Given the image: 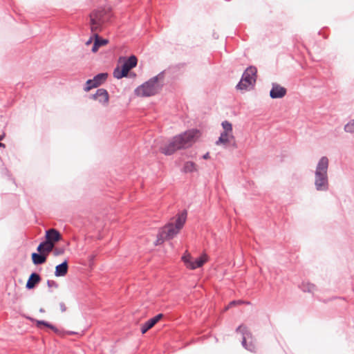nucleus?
Returning <instances> with one entry per match:
<instances>
[{
  "label": "nucleus",
  "instance_id": "f257e3e1",
  "mask_svg": "<svg viewBox=\"0 0 354 354\" xmlns=\"http://www.w3.org/2000/svg\"><path fill=\"white\" fill-rule=\"evenodd\" d=\"M199 136V131L196 129L189 130L174 136L167 145L161 147L160 151L165 155H171L178 150L191 147Z\"/></svg>",
  "mask_w": 354,
  "mask_h": 354
},
{
  "label": "nucleus",
  "instance_id": "f03ea898",
  "mask_svg": "<svg viewBox=\"0 0 354 354\" xmlns=\"http://www.w3.org/2000/svg\"><path fill=\"white\" fill-rule=\"evenodd\" d=\"M186 218L187 213L185 212H182L177 216L174 223L170 222L163 227L158 234L155 244L156 245H160L165 240L173 239L184 226Z\"/></svg>",
  "mask_w": 354,
  "mask_h": 354
},
{
  "label": "nucleus",
  "instance_id": "7ed1b4c3",
  "mask_svg": "<svg viewBox=\"0 0 354 354\" xmlns=\"http://www.w3.org/2000/svg\"><path fill=\"white\" fill-rule=\"evenodd\" d=\"M110 15V10L104 7L93 9L89 14V27L92 33H99Z\"/></svg>",
  "mask_w": 354,
  "mask_h": 354
},
{
  "label": "nucleus",
  "instance_id": "20e7f679",
  "mask_svg": "<svg viewBox=\"0 0 354 354\" xmlns=\"http://www.w3.org/2000/svg\"><path fill=\"white\" fill-rule=\"evenodd\" d=\"M328 165L329 160L326 156L322 157L317 163L315 171V185L316 189L319 191H325L328 189L327 171Z\"/></svg>",
  "mask_w": 354,
  "mask_h": 354
},
{
  "label": "nucleus",
  "instance_id": "39448f33",
  "mask_svg": "<svg viewBox=\"0 0 354 354\" xmlns=\"http://www.w3.org/2000/svg\"><path fill=\"white\" fill-rule=\"evenodd\" d=\"M159 77L156 76L146 82L136 90V95L138 97H149L156 95L161 88Z\"/></svg>",
  "mask_w": 354,
  "mask_h": 354
},
{
  "label": "nucleus",
  "instance_id": "423d86ee",
  "mask_svg": "<svg viewBox=\"0 0 354 354\" xmlns=\"http://www.w3.org/2000/svg\"><path fill=\"white\" fill-rule=\"evenodd\" d=\"M257 69L255 67L248 68L243 74L241 80L236 86L239 90H248L252 88L256 82Z\"/></svg>",
  "mask_w": 354,
  "mask_h": 354
},
{
  "label": "nucleus",
  "instance_id": "0eeeda50",
  "mask_svg": "<svg viewBox=\"0 0 354 354\" xmlns=\"http://www.w3.org/2000/svg\"><path fill=\"white\" fill-rule=\"evenodd\" d=\"M209 260V257L206 253H203L201 256L194 260L192 255L186 251L182 257V261L185 263L187 268L190 270H195L198 268L202 267Z\"/></svg>",
  "mask_w": 354,
  "mask_h": 354
},
{
  "label": "nucleus",
  "instance_id": "6e6552de",
  "mask_svg": "<svg viewBox=\"0 0 354 354\" xmlns=\"http://www.w3.org/2000/svg\"><path fill=\"white\" fill-rule=\"evenodd\" d=\"M223 131L221 133L218 140L216 142L217 145H227L232 141H234L235 138L233 135L232 124L228 121H224L221 124Z\"/></svg>",
  "mask_w": 354,
  "mask_h": 354
},
{
  "label": "nucleus",
  "instance_id": "1a4fd4ad",
  "mask_svg": "<svg viewBox=\"0 0 354 354\" xmlns=\"http://www.w3.org/2000/svg\"><path fill=\"white\" fill-rule=\"evenodd\" d=\"M119 63L122 64L121 66L125 70V71L129 73L131 69L136 67L137 64V58L134 55L131 56L127 59L124 57H120Z\"/></svg>",
  "mask_w": 354,
  "mask_h": 354
},
{
  "label": "nucleus",
  "instance_id": "9d476101",
  "mask_svg": "<svg viewBox=\"0 0 354 354\" xmlns=\"http://www.w3.org/2000/svg\"><path fill=\"white\" fill-rule=\"evenodd\" d=\"M46 241L55 245L57 242L62 239L61 234L55 229H50L46 232Z\"/></svg>",
  "mask_w": 354,
  "mask_h": 354
},
{
  "label": "nucleus",
  "instance_id": "9b49d317",
  "mask_svg": "<svg viewBox=\"0 0 354 354\" xmlns=\"http://www.w3.org/2000/svg\"><path fill=\"white\" fill-rule=\"evenodd\" d=\"M286 94V89L277 84H273L272 88L270 90V95L272 98H281L284 97Z\"/></svg>",
  "mask_w": 354,
  "mask_h": 354
},
{
  "label": "nucleus",
  "instance_id": "f8f14e48",
  "mask_svg": "<svg viewBox=\"0 0 354 354\" xmlns=\"http://www.w3.org/2000/svg\"><path fill=\"white\" fill-rule=\"evenodd\" d=\"M92 98L95 100H97L104 105H106L109 102L108 92L103 88L98 89L96 93L92 95Z\"/></svg>",
  "mask_w": 354,
  "mask_h": 354
},
{
  "label": "nucleus",
  "instance_id": "ddd939ff",
  "mask_svg": "<svg viewBox=\"0 0 354 354\" xmlns=\"http://www.w3.org/2000/svg\"><path fill=\"white\" fill-rule=\"evenodd\" d=\"M163 317L162 314H158L154 317L149 319L144 324L141 326V332L142 334L147 333V331L153 328L155 324L158 322Z\"/></svg>",
  "mask_w": 354,
  "mask_h": 354
},
{
  "label": "nucleus",
  "instance_id": "4468645a",
  "mask_svg": "<svg viewBox=\"0 0 354 354\" xmlns=\"http://www.w3.org/2000/svg\"><path fill=\"white\" fill-rule=\"evenodd\" d=\"M54 249V245L52 243L44 241L37 247V251L47 257L48 254Z\"/></svg>",
  "mask_w": 354,
  "mask_h": 354
},
{
  "label": "nucleus",
  "instance_id": "2eb2a0df",
  "mask_svg": "<svg viewBox=\"0 0 354 354\" xmlns=\"http://www.w3.org/2000/svg\"><path fill=\"white\" fill-rule=\"evenodd\" d=\"M68 270V261L65 260L61 264L55 267V275L56 277H64L66 275Z\"/></svg>",
  "mask_w": 354,
  "mask_h": 354
},
{
  "label": "nucleus",
  "instance_id": "dca6fc26",
  "mask_svg": "<svg viewBox=\"0 0 354 354\" xmlns=\"http://www.w3.org/2000/svg\"><path fill=\"white\" fill-rule=\"evenodd\" d=\"M40 281V276L37 273H32L29 277L26 286L28 289H32Z\"/></svg>",
  "mask_w": 354,
  "mask_h": 354
},
{
  "label": "nucleus",
  "instance_id": "f3484780",
  "mask_svg": "<svg viewBox=\"0 0 354 354\" xmlns=\"http://www.w3.org/2000/svg\"><path fill=\"white\" fill-rule=\"evenodd\" d=\"M32 260L35 265H39L44 263L46 261V257L44 254L32 253Z\"/></svg>",
  "mask_w": 354,
  "mask_h": 354
},
{
  "label": "nucleus",
  "instance_id": "a211bd4d",
  "mask_svg": "<svg viewBox=\"0 0 354 354\" xmlns=\"http://www.w3.org/2000/svg\"><path fill=\"white\" fill-rule=\"evenodd\" d=\"M107 73H100L93 77L94 86L96 88L101 85L107 78Z\"/></svg>",
  "mask_w": 354,
  "mask_h": 354
},
{
  "label": "nucleus",
  "instance_id": "6ab92c4d",
  "mask_svg": "<svg viewBox=\"0 0 354 354\" xmlns=\"http://www.w3.org/2000/svg\"><path fill=\"white\" fill-rule=\"evenodd\" d=\"M113 75L114 77L117 79H121L124 77L127 76L128 72L125 71V70L121 66H118L114 69Z\"/></svg>",
  "mask_w": 354,
  "mask_h": 354
},
{
  "label": "nucleus",
  "instance_id": "aec40b11",
  "mask_svg": "<svg viewBox=\"0 0 354 354\" xmlns=\"http://www.w3.org/2000/svg\"><path fill=\"white\" fill-rule=\"evenodd\" d=\"M183 170L185 172H193L197 171L196 165L191 161L185 162Z\"/></svg>",
  "mask_w": 354,
  "mask_h": 354
},
{
  "label": "nucleus",
  "instance_id": "412c9836",
  "mask_svg": "<svg viewBox=\"0 0 354 354\" xmlns=\"http://www.w3.org/2000/svg\"><path fill=\"white\" fill-rule=\"evenodd\" d=\"M65 247L55 246V245H54V249L52 250L53 254L55 257L63 255L65 253Z\"/></svg>",
  "mask_w": 354,
  "mask_h": 354
},
{
  "label": "nucleus",
  "instance_id": "4be33fe9",
  "mask_svg": "<svg viewBox=\"0 0 354 354\" xmlns=\"http://www.w3.org/2000/svg\"><path fill=\"white\" fill-rule=\"evenodd\" d=\"M93 37H95V42L93 44V46L92 48V51L93 53H95L97 51L99 47H100V37L98 35V33H93Z\"/></svg>",
  "mask_w": 354,
  "mask_h": 354
},
{
  "label": "nucleus",
  "instance_id": "5701e85b",
  "mask_svg": "<svg viewBox=\"0 0 354 354\" xmlns=\"http://www.w3.org/2000/svg\"><path fill=\"white\" fill-rule=\"evenodd\" d=\"M344 130L348 133H354V120L345 125Z\"/></svg>",
  "mask_w": 354,
  "mask_h": 354
},
{
  "label": "nucleus",
  "instance_id": "b1692460",
  "mask_svg": "<svg viewBox=\"0 0 354 354\" xmlns=\"http://www.w3.org/2000/svg\"><path fill=\"white\" fill-rule=\"evenodd\" d=\"M242 344L248 351H250L251 352H255L256 351V347H255V346L254 344H251L249 346L247 345L246 340H245V337H243V339Z\"/></svg>",
  "mask_w": 354,
  "mask_h": 354
},
{
  "label": "nucleus",
  "instance_id": "393cba45",
  "mask_svg": "<svg viewBox=\"0 0 354 354\" xmlns=\"http://www.w3.org/2000/svg\"><path fill=\"white\" fill-rule=\"evenodd\" d=\"M93 88H95V87L94 86V83H93V80H87L86 82V86L84 88V91L88 92Z\"/></svg>",
  "mask_w": 354,
  "mask_h": 354
},
{
  "label": "nucleus",
  "instance_id": "a878e982",
  "mask_svg": "<svg viewBox=\"0 0 354 354\" xmlns=\"http://www.w3.org/2000/svg\"><path fill=\"white\" fill-rule=\"evenodd\" d=\"M37 326L40 327L41 325L45 326L46 327H48L54 330H56V328L51 324H48V322H46L44 321H37Z\"/></svg>",
  "mask_w": 354,
  "mask_h": 354
},
{
  "label": "nucleus",
  "instance_id": "bb28decb",
  "mask_svg": "<svg viewBox=\"0 0 354 354\" xmlns=\"http://www.w3.org/2000/svg\"><path fill=\"white\" fill-rule=\"evenodd\" d=\"M242 303H243V301H241V300H239V301H232V302H230V303L229 304V305L225 308V310H227L230 307H232V306H235V305H236V304H242Z\"/></svg>",
  "mask_w": 354,
  "mask_h": 354
},
{
  "label": "nucleus",
  "instance_id": "cd10ccee",
  "mask_svg": "<svg viewBox=\"0 0 354 354\" xmlns=\"http://www.w3.org/2000/svg\"><path fill=\"white\" fill-rule=\"evenodd\" d=\"M247 330V327L244 325H241L238 327L236 329V331L241 332V333H245Z\"/></svg>",
  "mask_w": 354,
  "mask_h": 354
},
{
  "label": "nucleus",
  "instance_id": "c85d7f7f",
  "mask_svg": "<svg viewBox=\"0 0 354 354\" xmlns=\"http://www.w3.org/2000/svg\"><path fill=\"white\" fill-rule=\"evenodd\" d=\"M307 286L309 292H313L315 290V286L314 284L308 283Z\"/></svg>",
  "mask_w": 354,
  "mask_h": 354
},
{
  "label": "nucleus",
  "instance_id": "c756f323",
  "mask_svg": "<svg viewBox=\"0 0 354 354\" xmlns=\"http://www.w3.org/2000/svg\"><path fill=\"white\" fill-rule=\"evenodd\" d=\"M108 43V40L100 38V46H104Z\"/></svg>",
  "mask_w": 354,
  "mask_h": 354
},
{
  "label": "nucleus",
  "instance_id": "7c9ffc66",
  "mask_svg": "<svg viewBox=\"0 0 354 354\" xmlns=\"http://www.w3.org/2000/svg\"><path fill=\"white\" fill-rule=\"evenodd\" d=\"M95 258V254H91V255H90L88 257L89 261L91 262H93L94 261Z\"/></svg>",
  "mask_w": 354,
  "mask_h": 354
},
{
  "label": "nucleus",
  "instance_id": "2f4dec72",
  "mask_svg": "<svg viewBox=\"0 0 354 354\" xmlns=\"http://www.w3.org/2000/svg\"><path fill=\"white\" fill-rule=\"evenodd\" d=\"M3 136L0 135V140H3ZM0 147L5 148L6 145L3 143L0 142Z\"/></svg>",
  "mask_w": 354,
  "mask_h": 354
},
{
  "label": "nucleus",
  "instance_id": "473e14b6",
  "mask_svg": "<svg viewBox=\"0 0 354 354\" xmlns=\"http://www.w3.org/2000/svg\"><path fill=\"white\" fill-rule=\"evenodd\" d=\"M203 158L204 159H208V158H209V153L208 152H207V153H206L203 156Z\"/></svg>",
  "mask_w": 354,
  "mask_h": 354
},
{
  "label": "nucleus",
  "instance_id": "72a5a7b5",
  "mask_svg": "<svg viewBox=\"0 0 354 354\" xmlns=\"http://www.w3.org/2000/svg\"><path fill=\"white\" fill-rule=\"evenodd\" d=\"M92 42V38H90L86 43V44L88 46V45H90Z\"/></svg>",
  "mask_w": 354,
  "mask_h": 354
},
{
  "label": "nucleus",
  "instance_id": "f704fd0d",
  "mask_svg": "<svg viewBox=\"0 0 354 354\" xmlns=\"http://www.w3.org/2000/svg\"><path fill=\"white\" fill-rule=\"evenodd\" d=\"M48 284L49 286H52V284H55V282L53 281H48Z\"/></svg>",
  "mask_w": 354,
  "mask_h": 354
},
{
  "label": "nucleus",
  "instance_id": "c9c22d12",
  "mask_svg": "<svg viewBox=\"0 0 354 354\" xmlns=\"http://www.w3.org/2000/svg\"><path fill=\"white\" fill-rule=\"evenodd\" d=\"M61 308L63 311H64L66 309L65 305L64 304H61Z\"/></svg>",
  "mask_w": 354,
  "mask_h": 354
}]
</instances>
